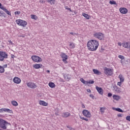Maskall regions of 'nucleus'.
Listing matches in <instances>:
<instances>
[{"label":"nucleus","instance_id":"1","mask_svg":"<svg viewBox=\"0 0 130 130\" xmlns=\"http://www.w3.org/2000/svg\"><path fill=\"white\" fill-rule=\"evenodd\" d=\"M87 46L90 51H96L99 46V42L95 40H89L87 43Z\"/></svg>","mask_w":130,"mask_h":130},{"label":"nucleus","instance_id":"2","mask_svg":"<svg viewBox=\"0 0 130 130\" xmlns=\"http://www.w3.org/2000/svg\"><path fill=\"white\" fill-rule=\"evenodd\" d=\"M93 37L98 38L99 40H104V35L102 32H95L93 34Z\"/></svg>","mask_w":130,"mask_h":130},{"label":"nucleus","instance_id":"3","mask_svg":"<svg viewBox=\"0 0 130 130\" xmlns=\"http://www.w3.org/2000/svg\"><path fill=\"white\" fill-rule=\"evenodd\" d=\"M7 124H8V122L3 119H0V127H1V128L6 129L7 126L6 125H7Z\"/></svg>","mask_w":130,"mask_h":130},{"label":"nucleus","instance_id":"4","mask_svg":"<svg viewBox=\"0 0 130 130\" xmlns=\"http://www.w3.org/2000/svg\"><path fill=\"white\" fill-rule=\"evenodd\" d=\"M5 58H8V54L6 52L0 51V61H4Z\"/></svg>","mask_w":130,"mask_h":130},{"label":"nucleus","instance_id":"5","mask_svg":"<svg viewBox=\"0 0 130 130\" xmlns=\"http://www.w3.org/2000/svg\"><path fill=\"white\" fill-rule=\"evenodd\" d=\"M104 73L106 76H112L113 72L110 68L106 67L104 68Z\"/></svg>","mask_w":130,"mask_h":130},{"label":"nucleus","instance_id":"6","mask_svg":"<svg viewBox=\"0 0 130 130\" xmlns=\"http://www.w3.org/2000/svg\"><path fill=\"white\" fill-rule=\"evenodd\" d=\"M16 22L19 25V26H22V27H26L27 25V22L21 19L16 20Z\"/></svg>","mask_w":130,"mask_h":130},{"label":"nucleus","instance_id":"7","mask_svg":"<svg viewBox=\"0 0 130 130\" xmlns=\"http://www.w3.org/2000/svg\"><path fill=\"white\" fill-rule=\"evenodd\" d=\"M31 58L34 61H35L36 62H41L42 61V59L41 57L38 56H32Z\"/></svg>","mask_w":130,"mask_h":130},{"label":"nucleus","instance_id":"8","mask_svg":"<svg viewBox=\"0 0 130 130\" xmlns=\"http://www.w3.org/2000/svg\"><path fill=\"white\" fill-rule=\"evenodd\" d=\"M82 114L87 118H90V117H91V113L87 110H84L82 111Z\"/></svg>","mask_w":130,"mask_h":130},{"label":"nucleus","instance_id":"9","mask_svg":"<svg viewBox=\"0 0 130 130\" xmlns=\"http://www.w3.org/2000/svg\"><path fill=\"white\" fill-rule=\"evenodd\" d=\"M60 56L61 58H62V61L64 62V63H68V61H67V59L69 58V56L67 55L65 53H61L60 54Z\"/></svg>","mask_w":130,"mask_h":130},{"label":"nucleus","instance_id":"10","mask_svg":"<svg viewBox=\"0 0 130 130\" xmlns=\"http://www.w3.org/2000/svg\"><path fill=\"white\" fill-rule=\"evenodd\" d=\"M27 87L29 88H31V89H35V88H37V85L36 84L32 82H28L26 84Z\"/></svg>","mask_w":130,"mask_h":130},{"label":"nucleus","instance_id":"11","mask_svg":"<svg viewBox=\"0 0 130 130\" xmlns=\"http://www.w3.org/2000/svg\"><path fill=\"white\" fill-rule=\"evenodd\" d=\"M95 89L97 90L98 93H99L100 95H103V89L102 88L96 86Z\"/></svg>","mask_w":130,"mask_h":130},{"label":"nucleus","instance_id":"12","mask_svg":"<svg viewBox=\"0 0 130 130\" xmlns=\"http://www.w3.org/2000/svg\"><path fill=\"white\" fill-rule=\"evenodd\" d=\"M13 82L15 83V84H20V83H21V79L18 77H15L13 79Z\"/></svg>","mask_w":130,"mask_h":130},{"label":"nucleus","instance_id":"13","mask_svg":"<svg viewBox=\"0 0 130 130\" xmlns=\"http://www.w3.org/2000/svg\"><path fill=\"white\" fill-rule=\"evenodd\" d=\"M119 11L121 14H126L127 13V10L126 8H121L119 9Z\"/></svg>","mask_w":130,"mask_h":130},{"label":"nucleus","instance_id":"14","mask_svg":"<svg viewBox=\"0 0 130 130\" xmlns=\"http://www.w3.org/2000/svg\"><path fill=\"white\" fill-rule=\"evenodd\" d=\"M64 80L67 81V82H69L71 79H72V77H71V75H64L63 76Z\"/></svg>","mask_w":130,"mask_h":130},{"label":"nucleus","instance_id":"15","mask_svg":"<svg viewBox=\"0 0 130 130\" xmlns=\"http://www.w3.org/2000/svg\"><path fill=\"white\" fill-rule=\"evenodd\" d=\"M39 104L40 105H42L43 106H47V105H48V104H47V103L43 101H40Z\"/></svg>","mask_w":130,"mask_h":130},{"label":"nucleus","instance_id":"16","mask_svg":"<svg viewBox=\"0 0 130 130\" xmlns=\"http://www.w3.org/2000/svg\"><path fill=\"white\" fill-rule=\"evenodd\" d=\"M2 10H3V11L5 12V13H6V14H7V15L11 16V12H10V11H9L7 9H6L5 8L2 7Z\"/></svg>","mask_w":130,"mask_h":130},{"label":"nucleus","instance_id":"17","mask_svg":"<svg viewBox=\"0 0 130 130\" xmlns=\"http://www.w3.org/2000/svg\"><path fill=\"white\" fill-rule=\"evenodd\" d=\"M92 71L95 75H101V72L97 69H93Z\"/></svg>","mask_w":130,"mask_h":130},{"label":"nucleus","instance_id":"18","mask_svg":"<svg viewBox=\"0 0 130 130\" xmlns=\"http://www.w3.org/2000/svg\"><path fill=\"white\" fill-rule=\"evenodd\" d=\"M71 115V114L69 112H65L62 114V117H69Z\"/></svg>","mask_w":130,"mask_h":130},{"label":"nucleus","instance_id":"19","mask_svg":"<svg viewBox=\"0 0 130 130\" xmlns=\"http://www.w3.org/2000/svg\"><path fill=\"white\" fill-rule=\"evenodd\" d=\"M113 99H114V100H116L117 101H118V100H119V99H120V96H119L118 95H116L115 94H114L113 95Z\"/></svg>","mask_w":130,"mask_h":130},{"label":"nucleus","instance_id":"20","mask_svg":"<svg viewBox=\"0 0 130 130\" xmlns=\"http://www.w3.org/2000/svg\"><path fill=\"white\" fill-rule=\"evenodd\" d=\"M41 67H42V64H36L34 65V68H35V69H40Z\"/></svg>","mask_w":130,"mask_h":130},{"label":"nucleus","instance_id":"21","mask_svg":"<svg viewBox=\"0 0 130 130\" xmlns=\"http://www.w3.org/2000/svg\"><path fill=\"white\" fill-rule=\"evenodd\" d=\"M47 3L50 4V5H55V0H47Z\"/></svg>","mask_w":130,"mask_h":130},{"label":"nucleus","instance_id":"22","mask_svg":"<svg viewBox=\"0 0 130 130\" xmlns=\"http://www.w3.org/2000/svg\"><path fill=\"white\" fill-rule=\"evenodd\" d=\"M119 79H120V82L123 83L124 81V78H123V76H122V75L120 74L119 75Z\"/></svg>","mask_w":130,"mask_h":130},{"label":"nucleus","instance_id":"23","mask_svg":"<svg viewBox=\"0 0 130 130\" xmlns=\"http://www.w3.org/2000/svg\"><path fill=\"white\" fill-rule=\"evenodd\" d=\"M49 86L50 88H55V84L53 82H49Z\"/></svg>","mask_w":130,"mask_h":130},{"label":"nucleus","instance_id":"24","mask_svg":"<svg viewBox=\"0 0 130 130\" xmlns=\"http://www.w3.org/2000/svg\"><path fill=\"white\" fill-rule=\"evenodd\" d=\"M82 16H83V17H84L88 20H89V19H90V16L86 13H82Z\"/></svg>","mask_w":130,"mask_h":130},{"label":"nucleus","instance_id":"25","mask_svg":"<svg viewBox=\"0 0 130 130\" xmlns=\"http://www.w3.org/2000/svg\"><path fill=\"white\" fill-rule=\"evenodd\" d=\"M113 109L114 110H116V111H118V112H123V111H122L121 109L119 108H113Z\"/></svg>","mask_w":130,"mask_h":130},{"label":"nucleus","instance_id":"26","mask_svg":"<svg viewBox=\"0 0 130 130\" xmlns=\"http://www.w3.org/2000/svg\"><path fill=\"white\" fill-rule=\"evenodd\" d=\"M11 103H12V105H13V106H18V102H17L15 101H12L11 102Z\"/></svg>","mask_w":130,"mask_h":130},{"label":"nucleus","instance_id":"27","mask_svg":"<svg viewBox=\"0 0 130 130\" xmlns=\"http://www.w3.org/2000/svg\"><path fill=\"white\" fill-rule=\"evenodd\" d=\"M128 42L122 43V46H123L125 48H128L129 47H128Z\"/></svg>","mask_w":130,"mask_h":130},{"label":"nucleus","instance_id":"28","mask_svg":"<svg viewBox=\"0 0 130 130\" xmlns=\"http://www.w3.org/2000/svg\"><path fill=\"white\" fill-rule=\"evenodd\" d=\"M5 73V69L4 67L0 66V74H3Z\"/></svg>","mask_w":130,"mask_h":130},{"label":"nucleus","instance_id":"29","mask_svg":"<svg viewBox=\"0 0 130 130\" xmlns=\"http://www.w3.org/2000/svg\"><path fill=\"white\" fill-rule=\"evenodd\" d=\"M31 18L33 19L34 20H37V19H38V17H37V16L35 15H31Z\"/></svg>","mask_w":130,"mask_h":130},{"label":"nucleus","instance_id":"30","mask_svg":"<svg viewBox=\"0 0 130 130\" xmlns=\"http://www.w3.org/2000/svg\"><path fill=\"white\" fill-rule=\"evenodd\" d=\"M69 46L70 48H75V44H74V43L71 42Z\"/></svg>","mask_w":130,"mask_h":130},{"label":"nucleus","instance_id":"31","mask_svg":"<svg viewBox=\"0 0 130 130\" xmlns=\"http://www.w3.org/2000/svg\"><path fill=\"white\" fill-rule=\"evenodd\" d=\"M4 112H9V113H12V110L9 109L4 108Z\"/></svg>","mask_w":130,"mask_h":130},{"label":"nucleus","instance_id":"32","mask_svg":"<svg viewBox=\"0 0 130 130\" xmlns=\"http://www.w3.org/2000/svg\"><path fill=\"white\" fill-rule=\"evenodd\" d=\"M109 4H110V5H116V2H115V1H110Z\"/></svg>","mask_w":130,"mask_h":130},{"label":"nucleus","instance_id":"33","mask_svg":"<svg viewBox=\"0 0 130 130\" xmlns=\"http://www.w3.org/2000/svg\"><path fill=\"white\" fill-rule=\"evenodd\" d=\"M113 88L114 89V90H116V92H118L119 93V92H120V90H119V89L118 88H117V87L116 86H114Z\"/></svg>","mask_w":130,"mask_h":130},{"label":"nucleus","instance_id":"34","mask_svg":"<svg viewBox=\"0 0 130 130\" xmlns=\"http://www.w3.org/2000/svg\"><path fill=\"white\" fill-rule=\"evenodd\" d=\"M2 16L5 17V13H4V12L3 11H0V17H2Z\"/></svg>","mask_w":130,"mask_h":130},{"label":"nucleus","instance_id":"35","mask_svg":"<svg viewBox=\"0 0 130 130\" xmlns=\"http://www.w3.org/2000/svg\"><path fill=\"white\" fill-rule=\"evenodd\" d=\"M119 58H120V59H123L124 58V56L119 55L118 56Z\"/></svg>","mask_w":130,"mask_h":130},{"label":"nucleus","instance_id":"36","mask_svg":"<svg viewBox=\"0 0 130 130\" xmlns=\"http://www.w3.org/2000/svg\"><path fill=\"white\" fill-rule=\"evenodd\" d=\"M15 15H20L21 14V12L20 11H16L14 13Z\"/></svg>","mask_w":130,"mask_h":130},{"label":"nucleus","instance_id":"37","mask_svg":"<svg viewBox=\"0 0 130 130\" xmlns=\"http://www.w3.org/2000/svg\"><path fill=\"white\" fill-rule=\"evenodd\" d=\"M126 120H128V121H130V116H127L126 117Z\"/></svg>","mask_w":130,"mask_h":130},{"label":"nucleus","instance_id":"38","mask_svg":"<svg viewBox=\"0 0 130 130\" xmlns=\"http://www.w3.org/2000/svg\"><path fill=\"white\" fill-rule=\"evenodd\" d=\"M85 80H84V79L83 78H81L80 79V81L81 82V83H83V84H84L85 83Z\"/></svg>","mask_w":130,"mask_h":130},{"label":"nucleus","instance_id":"39","mask_svg":"<svg viewBox=\"0 0 130 130\" xmlns=\"http://www.w3.org/2000/svg\"><path fill=\"white\" fill-rule=\"evenodd\" d=\"M100 51L101 52H103V51H104V48H103V47H101Z\"/></svg>","mask_w":130,"mask_h":130},{"label":"nucleus","instance_id":"40","mask_svg":"<svg viewBox=\"0 0 130 130\" xmlns=\"http://www.w3.org/2000/svg\"><path fill=\"white\" fill-rule=\"evenodd\" d=\"M83 84H84V85H88V84H89V81L85 80Z\"/></svg>","mask_w":130,"mask_h":130},{"label":"nucleus","instance_id":"41","mask_svg":"<svg viewBox=\"0 0 130 130\" xmlns=\"http://www.w3.org/2000/svg\"><path fill=\"white\" fill-rule=\"evenodd\" d=\"M67 127L68 128H69L70 130H73V127H72V126H70V125H67Z\"/></svg>","mask_w":130,"mask_h":130},{"label":"nucleus","instance_id":"42","mask_svg":"<svg viewBox=\"0 0 130 130\" xmlns=\"http://www.w3.org/2000/svg\"><path fill=\"white\" fill-rule=\"evenodd\" d=\"M70 34H71V35H73L74 36H75V35H77L76 33H75V32L73 33V32H70Z\"/></svg>","mask_w":130,"mask_h":130},{"label":"nucleus","instance_id":"43","mask_svg":"<svg viewBox=\"0 0 130 130\" xmlns=\"http://www.w3.org/2000/svg\"><path fill=\"white\" fill-rule=\"evenodd\" d=\"M88 84H94V81L93 80H90L88 82Z\"/></svg>","mask_w":130,"mask_h":130},{"label":"nucleus","instance_id":"44","mask_svg":"<svg viewBox=\"0 0 130 130\" xmlns=\"http://www.w3.org/2000/svg\"><path fill=\"white\" fill-rule=\"evenodd\" d=\"M121 83H122V82H121V81L118 82L117 83L118 86H121Z\"/></svg>","mask_w":130,"mask_h":130},{"label":"nucleus","instance_id":"45","mask_svg":"<svg viewBox=\"0 0 130 130\" xmlns=\"http://www.w3.org/2000/svg\"><path fill=\"white\" fill-rule=\"evenodd\" d=\"M112 96V93H108V97H111Z\"/></svg>","mask_w":130,"mask_h":130},{"label":"nucleus","instance_id":"46","mask_svg":"<svg viewBox=\"0 0 130 130\" xmlns=\"http://www.w3.org/2000/svg\"><path fill=\"white\" fill-rule=\"evenodd\" d=\"M4 108H2V109H0V112H1V113L4 112Z\"/></svg>","mask_w":130,"mask_h":130},{"label":"nucleus","instance_id":"47","mask_svg":"<svg viewBox=\"0 0 130 130\" xmlns=\"http://www.w3.org/2000/svg\"><path fill=\"white\" fill-rule=\"evenodd\" d=\"M118 117H122V114H118L117 115Z\"/></svg>","mask_w":130,"mask_h":130},{"label":"nucleus","instance_id":"48","mask_svg":"<svg viewBox=\"0 0 130 130\" xmlns=\"http://www.w3.org/2000/svg\"><path fill=\"white\" fill-rule=\"evenodd\" d=\"M89 97H90L91 98H92V99H94V95L93 94H90L89 95Z\"/></svg>","mask_w":130,"mask_h":130},{"label":"nucleus","instance_id":"49","mask_svg":"<svg viewBox=\"0 0 130 130\" xmlns=\"http://www.w3.org/2000/svg\"><path fill=\"white\" fill-rule=\"evenodd\" d=\"M101 112H104V110L103 109V108H100Z\"/></svg>","mask_w":130,"mask_h":130},{"label":"nucleus","instance_id":"50","mask_svg":"<svg viewBox=\"0 0 130 130\" xmlns=\"http://www.w3.org/2000/svg\"><path fill=\"white\" fill-rule=\"evenodd\" d=\"M9 42L10 44H11L12 45H13V42H12V41L9 40Z\"/></svg>","mask_w":130,"mask_h":130},{"label":"nucleus","instance_id":"51","mask_svg":"<svg viewBox=\"0 0 130 130\" xmlns=\"http://www.w3.org/2000/svg\"><path fill=\"white\" fill-rule=\"evenodd\" d=\"M2 8H5V7H4V6H2V3H0V9H1V10H2Z\"/></svg>","mask_w":130,"mask_h":130},{"label":"nucleus","instance_id":"52","mask_svg":"<svg viewBox=\"0 0 130 130\" xmlns=\"http://www.w3.org/2000/svg\"><path fill=\"white\" fill-rule=\"evenodd\" d=\"M40 3H41V4H44V1H43L42 0H40Z\"/></svg>","mask_w":130,"mask_h":130},{"label":"nucleus","instance_id":"53","mask_svg":"<svg viewBox=\"0 0 130 130\" xmlns=\"http://www.w3.org/2000/svg\"><path fill=\"white\" fill-rule=\"evenodd\" d=\"M87 92H88V93H91V90L90 89H87Z\"/></svg>","mask_w":130,"mask_h":130},{"label":"nucleus","instance_id":"54","mask_svg":"<svg viewBox=\"0 0 130 130\" xmlns=\"http://www.w3.org/2000/svg\"><path fill=\"white\" fill-rule=\"evenodd\" d=\"M118 45H119V46H121V43L118 42Z\"/></svg>","mask_w":130,"mask_h":130},{"label":"nucleus","instance_id":"55","mask_svg":"<svg viewBox=\"0 0 130 130\" xmlns=\"http://www.w3.org/2000/svg\"><path fill=\"white\" fill-rule=\"evenodd\" d=\"M84 120H85L86 121H88L89 119L88 118H84Z\"/></svg>","mask_w":130,"mask_h":130},{"label":"nucleus","instance_id":"56","mask_svg":"<svg viewBox=\"0 0 130 130\" xmlns=\"http://www.w3.org/2000/svg\"><path fill=\"white\" fill-rule=\"evenodd\" d=\"M82 108H85V105L82 104Z\"/></svg>","mask_w":130,"mask_h":130},{"label":"nucleus","instance_id":"57","mask_svg":"<svg viewBox=\"0 0 130 130\" xmlns=\"http://www.w3.org/2000/svg\"><path fill=\"white\" fill-rule=\"evenodd\" d=\"M127 46H128V47H129L128 48H130V43L128 42Z\"/></svg>","mask_w":130,"mask_h":130},{"label":"nucleus","instance_id":"58","mask_svg":"<svg viewBox=\"0 0 130 130\" xmlns=\"http://www.w3.org/2000/svg\"><path fill=\"white\" fill-rule=\"evenodd\" d=\"M19 37H22V38H24L25 37V36L24 35H22V36H19Z\"/></svg>","mask_w":130,"mask_h":130},{"label":"nucleus","instance_id":"59","mask_svg":"<svg viewBox=\"0 0 130 130\" xmlns=\"http://www.w3.org/2000/svg\"><path fill=\"white\" fill-rule=\"evenodd\" d=\"M7 67H8V64L4 65V68H7Z\"/></svg>","mask_w":130,"mask_h":130},{"label":"nucleus","instance_id":"60","mask_svg":"<svg viewBox=\"0 0 130 130\" xmlns=\"http://www.w3.org/2000/svg\"><path fill=\"white\" fill-rule=\"evenodd\" d=\"M80 119H83V120H84V119H85V118L80 116Z\"/></svg>","mask_w":130,"mask_h":130},{"label":"nucleus","instance_id":"61","mask_svg":"<svg viewBox=\"0 0 130 130\" xmlns=\"http://www.w3.org/2000/svg\"><path fill=\"white\" fill-rule=\"evenodd\" d=\"M67 10H69V11L72 12V10L71 9V8H67Z\"/></svg>","mask_w":130,"mask_h":130},{"label":"nucleus","instance_id":"62","mask_svg":"<svg viewBox=\"0 0 130 130\" xmlns=\"http://www.w3.org/2000/svg\"><path fill=\"white\" fill-rule=\"evenodd\" d=\"M47 73H50V71L49 70H47Z\"/></svg>","mask_w":130,"mask_h":130}]
</instances>
